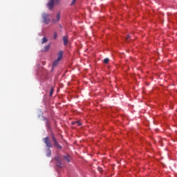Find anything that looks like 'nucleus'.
I'll use <instances>...</instances> for the list:
<instances>
[{"mask_svg":"<svg viewBox=\"0 0 177 177\" xmlns=\"http://www.w3.org/2000/svg\"><path fill=\"white\" fill-rule=\"evenodd\" d=\"M63 59V51H59L58 53V57L57 59H55L53 64V67H56L57 64H59V62Z\"/></svg>","mask_w":177,"mask_h":177,"instance_id":"obj_1","label":"nucleus"},{"mask_svg":"<svg viewBox=\"0 0 177 177\" xmlns=\"http://www.w3.org/2000/svg\"><path fill=\"white\" fill-rule=\"evenodd\" d=\"M42 17H43L44 23H45V24H49V21L50 20L49 19V15L43 14Z\"/></svg>","mask_w":177,"mask_h":177,"instance_id":"obj_2","label":"nucleus"},{"mask_svg":"<svg viewBox=\"0 0 177 177\" xmlns=\"http://www.w3.org/2000/svg\"><path fill=\"white\" fill-rule=\"evenodd\" d=\"M53 5H55V0H49L47 4V7L48 8V9H53Z\"/></svg>","mask_w":177,"mask_h":177,"instance_id":"obj_3","label":"nucleus"},{"mask_svg":"<svg viewBox=\"0 0 177 177\" xmlns=\"http://www.w3.org/2000/svg\"><path fill=\"white\" fill-rule=\"evenodd\" d=\"M44 143L46 145L47 147H52V144H50V141H49V138L46 137L44 138Z\"/></svg>","mask_w":177,"mask_h":177,"instance_id":"obj_4","label":"nucleus"},{"mask_svg":"<svg viewBox=\"0 0 177 177\" xmlns=\"http://www.w3.org/2000/svg\"><path fill=\"white\" fill-rule=\"evenodd\" d=\"M53 140L55 143V147H57V149H62V147H60V145H59V144H57V141H56V138H55V136H53Z\"/></svg>","mask_w":177,"mask_h":177,"instance_id":"obj_5","label":"nucleus"},{"mask_svg":"<svg viewBox=\"0 0 177 177\" xmlns=\"http://www.w3.org/2000/svg\"><path fill=\"white\" fill-rule=\"evenodd\" d=\"M68 37L67 36H64L63 37V41L64 45H67L68 42Z\"/></svg>","mask_w":177,"mask_h":177,"instance_id":"obj_6","label":"nucleus"},{"mask_svg":"<svg viewBox=\"0 0 177 177\" xmlns=\"http://www.w3.org/2000/svg\"><path fill=\"white\" fill-rule=\"evenodd\" d=\"M60 20V12H58L56 15V20L54 22H57Z\"/></svg>","mask_w":177,"mask_h":177,"instance_id":"obj_7","label":"nucleus"},{"mask_svg":"<svg viewBox=\"0 0 177 177\" xmlns=\"http://www.w3.org/2000/svg\"><path fill=\"white\" fill-rule=\"evenodd\" d=\"M50 48V45H47V46H46L45 47H44V52H48V50H49V48Z\"/></svg>","mask_w":177,"mask_h":177,"instance_id":"obj_8","label":"nucleus"},{"mask_svg":"<svg viewBox=\"0 0 177 177\" xmlns=\"http://www.w3.org/2000/svg\"><path fill=\"white\" fill-rule=\"evenodd\" d=\"M46 42H48V39H46V37H44L42 39L41 44H45Z\"/></svg>","mask_w":177,"mask_h":177,"instance_id":"obj_9","label":"nucleus"},{"mask_svg":"<svg viewBox=\"0 0 177 177\" xmlns=\"http://www.w3.org/2000/svg\"><path fill=\"white\" fill-rule=\"evenodd\" d=\"M51 151L50 149H48L47 150V157H50V154H51Z\"/></svg>","mask_w":177,"mask_h":177,"instance_id":"obj_10","label":"nucleus"},{"mask_svg":"<svg viewBox=\"0 0 177 177\" xmlns=\"http://www.w3.org/2000/svg\"><path fill=\"white\" fill-rule=\"evenodd\" d=\"M64 160H66V161H67V162H70V159L68 158V156H64Z\"/></svg>","mask_w":177,"mask_h":177,"instance_id":"obj_11","label":"nucleus"},{"mask_svg":"<svg viewBox=\"0 0 177 177\" xmlns=\"http://www.w3.org/2000/svg\"><path fill=\"white\" fill-rule=\"evenodd\" d=\"M109 59L108 58H105L104 59V63H105V64H107V63H109Z\"/></svg>","mask_w":177,"mask_h":177,"instance_id":"obj_12","label":"nucleus"},{"mask_svg":"<svg viewBox=\"0 0 177 177\" xmlns=\"http://www.w3.org/2000/svg\"><path fill=\"white\" fill-rule=\"evenodd\" d=\"M75 2H77V0H73L71 3V6H73V5H74V3H75Z\"/></svg>","mask_w":177,"mask_h":177,"instance_id":"obj_13","label":"nucleus"},{"mask_svg":"<svg viewBox=\"0 0 177 177\" xmlns=\"http://www.w3.org/2000/svg\"><path fill=\"white\" fill-rule=\"evenodd\" d=\"M74 124H77L79 127H81L82 124L80 122H75Z\"/></svg>","mask_w":177,"mask_h":177,"instance_id":"obj_14","label":"nucleus"},{"mask_svg":"<svg viewBox=\"0 0 177 177\" xmlns=\"http://www.w3.org/2000/svg\"><path fill=\"white\" fill-rule=\"evenodd\" d=\"M53 38H54V39H56V38H57V33L54 34Z\"/></svg>","mask_w":177,"mask_h":177,"instance_id":"obj_15","label":"nucleus"},{"mask_svg":"<svg viewBox=\"0 0 177 177\" xmlns=\"http://www.w3.org/2000/svg\"><path fill=\"white\" fill-rule=\"evenodd\" d=\"M52 93H53V88H51V91L50 93V96H52Z\"/></svg>","mask_w":177,"mask_h":177,"instance_id":"obj_16","label":"nucleus"},{"mask_svg":"<svg viewBox=\"0 0 177 177\" xmlns=\"http://www.w3.org/2000/svg\"><path fill=\"white\" fill-rule=\"evenodd\" d=\"M129 37H130V36L129 35V36L127 37V39H128L129 38Z\"/></svg>","mask_w":177,"mask_h":177,"instance_id":"obj_17","label":"nucleus"}]
</instances>
